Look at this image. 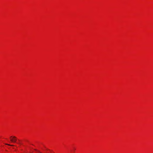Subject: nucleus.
<instances>
[{
    "instance_id": "nucleus-2",
    "label": "nucleus",
    "mask_w": 153,
    "mask_h": 153,
    "mask_svg": "<svg viewBox=\"0 0 153 153\" xmlns=\"http://www.w3.org/2000/svg\"><path fill=\"white\" fill-rule=\"evenodd\" d=\"M5 144L6 145H8V146H14V145H10V144H7V143H5Z\"/></svg>"
},
{
    "instance_id": "nucleus-1",
    "label": "nucleus",
    "mask_w": 153,
    "mask_h": 153,
    "mask_svg": "<svg viewBox=\"0 0 153 153\" xmlns=\"http://www.w3.org/2000/svg\"><path fill=\"white\" fill-rule=\"evenodd\" d=\"M10 141L12 142L13 143H16V142L17 139L15 137H12L11 136L10 137Z\"/></svg>"
},
{
    "instance_id": "nucleus-3",
    "label": "nucleus",
    "mask_w": 153,
    "mask_h": 153,
    "mask_svg": "<svg viewBox=\"0 0 153 153\" xmlns=\"http://www.w3.org/2000/svg\"><path fill=\"white\" fill-rule=\"evenodd\" d=\"M35 150H36V151H37L38 153H42L41 152H40L39 151L37 150H36V149H35Z\"/></svg>"
}]
</instances>
